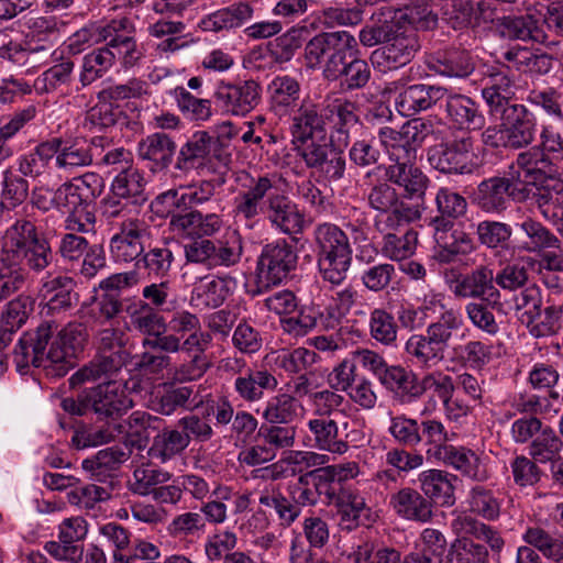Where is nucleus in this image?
I'll return each instance as SVG.
<instances>
[{"mask_svg": "<svg viewBox=\"0 0 563 563\" xmlns=\"http://www.w3.org/2000/svg\"><path fill=\"white\" fill-rule=\"evenodd\" d=\"M49 243L40 239L29 220H16L8 227L0 240V300L19 290L29 269L40 273L52 262Z\"/></svg>", "mask_w": 563, "mask_h": 563, "instance_id": "1", "label": "nucleus"}, {"mask_svg": "<svg viewBox=\"0 0 563 563\" xmlns=\"http://www.w3.org/2000/svg\"><path fill=\"white\" fill-rule=\"evenodd\" d=\"M53 327L41 324L31 342L20 341L14 349L16 367L22 372L32 364L34 367L57 366L58 374H65L73 366L77 354L86 342V329L80 323H68L52 338Z\"/></svg>", "mask_w": 563, "mask_h": 563, "instance_id": "2", "label": "nucleus"}, {"mask_svg": "<svg viewBox=\"0 0 563 563\" xmlns=\"http://www.w3.org/2000/svg\"><path fill=\"white\" fill-rule=\"evenodd\" d=\"M319 273L324 282L340 285L352 262V247L346 233L334 223L324 222L313 230Z\"/></svg>", "mask_w": 563, "mask_h": 563, "instance_id": "3", "label": "nucleus"}, {"mask_svg": "<svg viewBox=\"0 0 563 563\" xmlns=\"http://www.w3.org/2000/svg\"><path fill=\"white\" fill-rule=\"evenodd\" d=\"M355 46V37L346 31L320 33L305 46L306 65L312 69L322 67L327 79H338L342 59Z\"/></svg>", "mask_w": 563, "mask_h": 563, "instance_id": "4", "label": "nucleus"}, {"mask_svg": "<svg viewBox=\"0 0 563 563\" xmlns=\"http://www.w3.org/2000/svg\"><path fill=\"white\" fill-rule=\"evenodd\" d=\"M291 145L305 166L316 170L324 179L335 181L344 176L345 157L332 145L320 142L317 137L291 141Z\"/></svg>", "mask_w": 563, "mask_h": 563, "instance_id": "5", "label": "nucleus"}, {"mask_svg": "<svg viewBox=\"0 0 563 563\" xmlns=\"http://www.w3.org/2000/svg\"><path fill=\"white\" fill-rule=\"evenodd\" d=\"M428 161L433 168L446 174H471L481 165L470 136L429 148Z\"/></svg>", "mask_w": 563, "mask_h": 563, "instance_id": "6", "label": "nucleus"}, {"mask_svg": "<svg viewBox=\"0 0 563 563\" xmlns=\"http://www.w3.org/2000/svg\"><path fill=\"white\" fill-rule=\"evenodd\" d=\"M429 133V126L421 120L406 122L399 131L389 126L379 129L378 139L391 162L417 159L418 148Z\"/></svg>", "mask_w": 563, "mask_h": 563, "instance_id": "7", "label": "nucleus"}, {"mask_svg": "<svg viewBox=\"0 0 563 563\" xmlns=\"http://www.w3.org/2000/svg\"><path fill=\"white\" fill-rule=\"evenodd\" d=\"M508 170L510 179L515 180L528 194L529 186L541 187L548 183L550 178L562 175L555 163L545 157V153L539 146L530 148L518 154Z\"/></svg>", "mask_w": 563, "mask_h": 563, "instance_id": "8", "label": "nucleus"}, {"mask_svg": "<svg viewBox=\"0 0 563 563\" xmlns=\"http://www.w3.org/2000/svg\"><path fill=\"white\" fill-rule=\"evenodd\" d=\"M298 255L286 241L269 243L257 258L256 275L264 287L280 284L297 266Z\"/></svg>", "mask_w": 563, "mask_h": 563, "instance_id": "9", "label": "nucleus"}, {"mask_svg": "<svg viewBox=\"0 0 563 563\" xmlns=\"http://www.w3.org/2000/svg\"><path fill=\"white\" fill-rule=\"evenodd\" d=\"M445 285L454 297L476 298L496 302L499 291L494 285V273L487 266H479L467 274L451 271L444 276Z\"/></svg>", "mask_w": 563, "mask_h": 563, "instance_id": "10", "label": "nucleus"}, {"mask_svg": "<svg viewBox=\"0 0 563 563\" xmlns=\"http://www.w3.org/2000/svg\"><path fill=\"white\" fill-rule=\"evenodd\" d=\"M261 91V86L253 79L221 81L214 91V100L224 114L245 117L260 103Z\"/></svg>", "mask_w": 563, "mask_h": 563, "instance_id": "11", "label": "nucleus"}, {"mask_svg": "<svg viewBox=\"0 0 563 563\" xmlns=\"http://www.w3.org/2000/svg\"><path fill=\"white\" fill-rule=\"evenodd\" d=\"M88 527L87 520L80 516L64 519L58 526V541L46 542L45 551L58 561H80L81 542L88 534Z\"/></svg>", "mask_w": 563, "mask_h": 563, "instance_id": "12", "label": "nucleus"}, {"mask_svg": "<svg viewBox=\"0 0 563 563\" xmlns=\"http://www.w3.org/2000/svg\"><path fill=\"white\" fill-rule=\"evenodd\" d=\"M482 96L488 106L489 114L495 118L505 113L515 103L516 82L505 66H490L484 74Z\"/></svg>", "mask_w": 563, "mask_h": 563, "instance_id": "13", "label": "nucleus"}, {"mask_svg": "<svg viewBox=\"0 0 563 563\" xmlns=\"http://www.w3.org/2000/svg\"><path fill=\"white\" fill-rule=\"evenodd\" d=\"M440 457L437 460L445 466L452 467L463 476L478 483L487 482L492 477L489 460L466 446L449 445L438 450Z\"/></svg>", "mask_w": 563, "mask_h": 563, "instance_id": "14", "label": "nucleus"}, {"mask_svg": "<svg viewBox=\"0 0 563 563\" xmlns=\"http://www.w3.org/2000/svg\"><path fill=\"white\" fill-rule=\"evenodd\" d=\"M55 208L68 213L65 228L68 231L88 233L93 231L96 218L80 198L73 179L55 190Z\"/></svg>", "mask_w": 563, "mask_h": 563, "instance_id": "15", "label": "nucleus"}, {"mask_svg": "<svg viewBox=\"0 0 563 563\" xmlns=\"http://www.w3.org/2000/svg\"><path fill=\"white\" fill-rule=\"evenodd\" d=\"M150 231L145 222L137 219L125 220L119 232L110 240V253L117 263H131L144 252V242Z\"/></svg>", "mask_w": 563, "mask_h": 563, "instance_id": "16", "label": "nucleus"}, {"mask_svg": "<svg viewBox=\"0 0 563 563\" xmlns=\"http://www.w3.org/2000/svg\"><path fill=\"white\" fill-rule=\"evenodd\" d=\"M51 141L55 143L56 147V154L54 155L56 167L69 174L79 167L89 166L93 161V156L98 154V147H103V139L101 137H93L91 144L78 139L64 141L54 137Z\"/></svg>", "mask_w": 563, "mask_h": 563, "instance_id": "17", "label": "nucleus"}, {"mask_svg": "<svg viewBox=\"0 0 563 563\" xmlns=\"http://www.w3.org/2000/svg\"><path fill=\"white\" fill-rule=\"evenodd\" d=\"M273 181L263 176L252 178L234 198V214L240 220L251 221L267 210L268 196L272 194Z\"/></svg>", "mask_w": 563, "mask_h": 563, "instance_id": "18", "label": "nucleus"}, {"mask_svg": "<svg viewBox=\"0 0 563 563\" xmlns=\"http://www.w3.org/2000/svg\"><path fill=\"white\" fill-rule=\"evenodd\" d=\"M503 122L506 141L510 148H522L530 145L537 132V121L523 104H514L508 111L495 117Z\"/></svg>", "mask_w": 563, "mask_h": 563, "instance_id": "19", "label": "nucleus"}, {"mask_svg": "<svg viewBox=\"0 0 563 563\" xmlns=\"http://www.w3.org/2000/svg\"><path fill=\"white\" fill-rule=\"evenodd\" d=\"M325 124L332 128L331 143L345 147L350 141V130L357 123L355 104L345 98L327 96L323 100Z\"/></svg>", "mask_w": 563, "mask_h": 563, "instance_id": "20", "label": "nucleus"}, {"mask_svg": "<svg viewBox=\"0 0 563 563\" xmlns=\"http://www.w3.org/2000/svg\"><path fill=\"white\" fill-rule=\"evenodd\" d=\"M291 141L308 140L325 134L324 107L316 103L309 98L301 100L299 107L294 112L290 123Z\"/></svg>", "mask_w": 563, "mask_h": 563, "instance_id": "21", "label": "nucleus"}, {"mask_svg": "<svg viewBox=\"0 0 563 563\" xmlns=\"http://www.w3.org/2000/svg\"><path fill=\"white\" fill-rule=\"evenodd\" d=\"M417 49L415 37L396 35L388 43L372 53L371 62L382 73L398 69L407 65Z\"/></svg>", "mask_w": 563, "mask_h": 563, "instance_id": "22", "label": "nucleus"}, {"mask_svg": "<svg viewBox=\"0 0 563 563\" xmlns=\"http://www.w3.org/2000/svg\"><path fill=\"white\" fill-rule=\"evenodd\" d=\"M526 196L522 188L510 179L507 170L503 177H492L478 185L476 199L486 211H497L504 208L507 197L521 199Z\"/></svg>", "mask_w": 563, "mask_h": 563, "instance_id": "23", "label": "nucleus"}, {"mask_svg": "<svg viewBox=\"0 0 563 563\" xmlns=\"http://www.w3.org/2000/svg\"><path fill=\"white\" fill-rule=\"evenodd\" d=\"M130 22L126 18L113 19L108 22V27H113L109 34L106 33L107 43L104 49L111 52L114 62L119 60L124 67L134 66L142 57L135 40L126 34Z\"/></svg>", "mask_w": 563, "mask_h": 563, "instance_id": "24", "label": "nucleus"}, {"mask_svg": "<svg viewBox=\"0 0 563 563\" xmlns=\"http://www.w3.org/2000/svg\"><path fill=\"white\" fill-rule=\"evenodd\" d=\"M266 92L274 114L289 117L300 99L301 85L290 75H277L268 82Z\"/></svg>", "mask_w": 563, "mask_h": 563, "instance_id": "25", "label": "nucleus"}, {"mask_svg": "<svg viewBox=\"0 0 563 563\" xmlns=\"http://www.w3.org/2000/svg\"><path fill=\"white\" fill-rule=\"evenodd\" d=\"M446 89L439 86L412 85L404 89L395 99L397 111L404 117L430 109L446 96Z\"/></svg>", "mask_w": 563, "mask_h": 563, "instance_id": "26", "label": "nucleus"}, {"mask_svg": "<svg viewBox=\"0 0 563 563\" xmlns=\"http://www.w3.org/2000/svg\"><path fill=\"white\" fill-rule=\"evenodd\" d=\"M90 401L96 413L111 417L121 415L133 406L130 391L120 382H108L96 387Z\"/></svg>", "mask_w": 563, "mask_h": 563, "instance_id": "27", "label": "nucleus"}, {"mask_svg": "<svg viewBox=\"0 0 563 563\" xmlns=\"http://www.w3.org/2000/svg\"><path fill=\"white\" fill-rule=\"evenodd\" d=\"M75 282L66 274L49 273L42 278L38 289L40 303L49 310L65 309L71 306Z\"/></svg>", "mask_w": 563, "mask_h": 563, "instance_id": "28", "label": "nucleus"}, {"mask_svg": "<svg viewBox=\"0 0 563 563\" xmlns=\"http://www.w3.org/2000/svg\"><path fill=\"white\" fill-rule=\"evenodd\" d=\"M212 136L207 131H198L181 145L178 151L174 169L179 175H187L194 169L201 168L210 155Z\"/></svg>", "mask_w": 563, "mask_h": 563, "instance_id": "29", "label": "nucleus"}, {"mask_svg": "<svg viewBox=\"0 0 563 563\" xmlns=\"http://www.w3.org/2000/svg\"><path fill=\"white\" fill-rule=\"evenodd\" d=\"M387 179L401 188L408 198H420L424 195L429 179L417 165V159L411 162H393L386 168Z\"/></svg>", "mask_w": 563, "mask_h": 563, "instance_id": "30", "label": "nucleus"}, {"mask_svg": "<svg viewBox=\"0 0 563 563\" xmlns=\"http://www.w3.org/2000/svg\"><path fill=\"white\" fill-rule=\"evenodd\" d=\"M216 185L210 180H201L188 186H180L161 194L156 198L157 203L166 205L168 208L188 209L201 205L211 199L214 195Z\"/></svg>", "mask_w": 563, "mask_h": 563, "instance_id": "31", "label": "nucleus"}, {"mask_svg": "<svg viewBox=\"0 0 563 563\" xmlns=\"http://www.w3.org/2000/svg\"><path fill=\"white\" fill-rule=\"evenodd\" d=\"M235 286L231 277L206 276L194 287L190 301L197 308H218Z\"/></svg>", "mask_w": 563, "mask_h": 563, "instance_id": "32", "label": "nucleus"}, {"mask_svg": "<svg viewBox=\"0 0 563 563\" xmlns=\"http://www.w3.org/2000/svg\"><path fill=\"white\" fill-rule=\"evenodd\" d=\"M253 8L245 2L234 3L205 15L198 23L203 32H223L240 27L253 18Z\"/></svg>", "mask_w": 563, "mask_h": 563, "instance_id": "33", "label": "nucleus"}, {"mask_svg": "<svg viewBox=\"0 0 563 563\" xmlns=\"http://www.w3.org/2000/svg\"><path fill=\"white\" fill-rule=\"evenodd\" d=\"M266 218L282 233L291 234L301 230L303 217L287 197L282 195L268 196Z\"/></svg>", "mask_w": 563, "mask_h": 563, "instance_id": "34", "label": "nucleus"}, {"mask_svg": "<svg viewBox=\"0 0 563 563\" xmlns=\"http://www.w3.org/2000/svg\"><path fill=\"white\" fill-rule=\"evenodd\" d=\"M446 112L452 123L462 130H479L485 124V117L479 106L470 97L446 93Z\"/></svg>", "mask_w": 563, "mask_h": 563, "instance_id": "35", "label": "nucleus"}, {"mask_svg": "<svg viewBox=\"0 0 563 563\" xmlns=\"http://www.w3.org/2000/svg\"><path fill=\"white\" fill-rule=\"evenodd\" d=\"M307 428L316 449L338 455L349 450L347 442L339 437V426L335 420L328 417H312L307 421Z\"/></svg>", "mask_w": 563, "mask_h": 563, "instance_id": "36", "label": "nucleus"}, {"mask_svg": "<svg viewBox=\"0 0 563 563\" xmlns=\"http://www.w3.org/2000/svg\"><path fill=\"white\" fill-rule=\"evenodd\" d=\"M395 512L404 519L427 522L432 517V505L418 490L405 487L390 497Z\"/></svg>", "mask_w": 563, "mask_h": 563, "instance_id": "37", "label": "nucleus"}, {"mask_svg": "<svg viewBox=\"0 0 563 563\" xmlns=\"http://www.w3.org/2000/svg\"><path fill=\"white\" fill-rule=\"evenodd\" d=\"M517 227L525 235V240L518 245V249L522 252L541 254L550 247H561V240L551 230L531 217H526L521 222L517 223Z\"/></svg>", "mask_w": 563, "mask_h": 563, "instance_id": "38", "label": "nucleus"}, {"mask_svg": "<svg viewBox=\"0 0 563 563\" xmlns=\"http://www.w3.org/2000/svg\"><path fill=\"white\" fill-rule=\"evenodd\" d=\"M409 360L418 367L431 368L444 360L443 349L428 334H411L405 343Z\"/></svg>", "mask_w": 563, "mask_h": 563, "instance_id": "39", "label": "nucleus"}, {"mask_svg": "<svg viewBox=\"0 0 563 563\" xmlns=\"http://www.w3.org/2000/svg\"><path fill=\"white\" fill-rule=\"evenodd\" d=\"M278 385L277 378L267 369H247L234 380V390L245 401H257L265 390H274Z\"/></svg>", "mask_w": 563, "mask_h": 563, "instance_id": "40", "label": "nucleus"}, {"mask_svg": "<svg viewBox=\"0 0 563 563\" xmlns=\"http://www.w3.org/2000/svg\"><path fill=\"white\" fill-rule=\"evenodd\" d=\"M302 412L303 406L295 396L279 393L265 402L262 417L271 424H290L302 417Z\"/></svg>", "mask_w": 563, "mask_h": 563, "instance_id": "41", "label": "nucleus"}, {"mask_svg": "<svg viewBox=\"0 0 563 563\" xmlns=\"http://www.w3.org/2000/svg\"><path fill=\"white\" fill-rule=\"evenodd\" d=\"M543 19L541 15L527 13L521 16H507L500 23V33L509 38L543 42Z\"/></svg>", "mask_w": 563, "mask_h": 563, "instance_id": "42", "label": "nucleus"}, {"mask_svg": "<svg viewBox=\"0 0 563 563\" xmlns=\"http://www.w3.org/2000/svg\"><path fill=\"white\" fill-rule=\"evenodd\" d=\"M176 152V143L165 133H153L141 140L137 145L140 158L153 162L161 168L172 163Z\"/></svg>", "mask_w": 563, "mask_h": 563, "instance_id": "43", "label": "nucleus"}, {"mask_svg": "<svg viewBox=\"0 0 563 563\" xmlns=\"http://www.w3.org/2000/svg\"><path fill=\"white\" fill-rule=\"evenodd\" d=\"M188 445V435L178 430H164L154 437L147 453L151 460L164 464L181 454Z\"/></svg>", "mask_w": 563, "mask_h": 563, "instance_id": "44", "label": "nucleus"}, {"mask_svg": "<svg viewBox=\"0 0 563 563\" xmlns=\"http://www.w3.org/2000/svg\"><path fill=\"white\" fill-rule=\"evenodd\" d=\"M466 505L472 515L496 521L500 517L503 501L492 489L475 485L468 490Z\"/></svg>", "mask_w": 563, "mask_h": 563, "instance_id": "45", "label": "nucleus"}, {"mask_svg": "<svg viewBox=\"0 0 563 563\" xmlns=\"http://www.w3.org/2000/svg\"><path fill=\"white\" fill-rule=\"evenodd\" d=\"M431 67L440 75L464 78L473 73L475 64L466 51L450 49L438 53Z\"/></svg>", "mask_w": 563, "mask_h": 563, "instance_id": "46", "label": "nucleus"}, {"mask_svg": "<svg viewBox=\"0 0 563 563\" xmlns=\"http://www.w3.org/2000/svg\"><path fill=\"white\" fill-rule=\"evenodd\" d=\"M378 380L387 389L399 396L404 402H411L417 399L416 376L399 365H387Z\"/></svg>", "mask_w": 563, "mask_h": 563, "instance_id": "47", "label": "nucleus"}, {"mask_svg": "<svg viewBox=\"0 0 563 563\" xmlns=\"http://www.w3.org/2000/svg\"><path fill=\"white\" fill-rule=\"evenodd\" d=\"M126 313L132 329L143 334L154 336L165 332L163 317L143 301L133 302L128 306Z\"/></svg>", "mask_w": 563, "mask_h": 563, "instance_id": "48", "label": "nucleus"}, {"mask_svg": "<svg viewBox=\"0 0 563 563\" xmlns=\"http://www.w3.org/2000/svg\"><path fill=\"white\" fill-rule=\"evenodd\" d=\"M445 548L444 534L437 529L427 528L421 532L415 551L405 556L404 563H437L430 555L441 556Z\"/></svg>", "mask_w": 563, "mask_h": 563, "instance_id": "49", "label": "nucleus"}, {"mask_svg": "<svg viewBox=\"0 0 563 563\" xmlns=\"http://www.w3.org/2000/svg\"><path fill=\"white\" fill-rule=\"evenodd\" d=\"M464 327V320L460 310L443 311L434 321L427 325L426 332L443 349L445 352L450 342L457 335V332Z\"/></svg>", "mask_w": 563, "mask_h": 563, "instance_id": "50", "label": "nucleus"}, {"mask_svg": "<svg viewBox=\"0 0 563 563\" xmlns=\"http://www.w3.org/2000/svg\"><path fill=\"white\" fill-rule=\"evenodd\" d=\"M418 482L429 498L440 500L444 505L453 504L454 488L446 472L434 468L423 471L418 475Z\"/></svg>", "mask_w": 563, "mask_h": 563, "instance_id": "51", "label": "nucleus"}, {"mask_svg": "<svg viewBox=\"0 0 563 563\" xmlns=\"http://www.w3.org/2000/svg\"><path fill=\"white\" fill-rule=\"evenodd\" d=\"M541 188L544 192L539 195L538 208L542 217L551 223L563 216V174L550 178Z\"/></svg>", "mask_w": 563, "mask_h": 563, "instance_id": "52", "label": "nucleus"}, {"mask_svg": "<svg viewBox=\"0 0 563 563\" xmlns=\"http://www.w3.org/2000/svg\"><path fill=\"white\" fill-rule=\"evenodd\" d=\"M347 558L353 563H404L398 550L371 541L353 548Z\"/></svg>", "mask_w": 563, "mask_h": 563, "instance_id": "53", "label": "nucleus"}, {"mask_svg": "<svg viewBox=\"0 0 563 563\" xmlns=\"http://www.w3.org/2000/svg\"><path fill=\"white\" fill-rule=\"evenodd\" d=\"M368 331L371 338L385 346H393L397 341L398 325L394 316L383 308L369 312Z\"/></svg>", "mask_w": 563, "mask_h": 563, "instance_id": "54", "label": "nucleus"}, {"mask_svg": "<svg viewBox=\"0 0 563 563\" xmlns=\"http://www.w3.org/2000/svg\"><path fill=\"white\" fill-rule=\"evenodd\" d=\"M420 218V211L407 203H401L388 211L379 212L374 220V225L383 234H393L402 225Z\"/></svg>", "mask_w": 563, "mask_h": 563, "instance_id": "55", "label": "nucleus"}, {"mask_svg": "<svg viewBox=\"0 0 563 563\" xmlns=\"http://www.w3.org/2000/svg\"><path fill=\"white\" fill-rule=\"evenodd\" d=\"M418 233L413 230L406 231L402 235L385 234L383 236L380 252L390 261H404L411 257L417 249Z\"/></svg>", "mask_w": 563, "mask_h": 563, "instance_id": "56", "label": "nucleus"}, {"mask_svg": "<svg viewBox=\"0 0 563 563\" xmlns=\"http://www.w3.org/2000/svg\"><path fill=\"white\" fill-rule=\"evenodd\" d=\"M173 96L178 109L189 120L207 122L211 119L213 111L209 99L197 98L184 87H176Z\"/></svg>", "mask_w": 563, "mask_h": 563, "instance_id": "57", "label": "nucleus"}, {"mask_svg": "<svg viewBox=\"0 0 563 563\" xmlns=\"http://www.w3.org/2000/svg\"><path fill=\"white\" fill-rule=\"evenodd\" d=\"M420 437L428 446L426 453L429 459L438 460L440 455L438 450L440 448H449L448 442L452 441L455 433L449 432L445 426L437 419H426L419 423Z\"/></svg>", "mask_w": 563, "mask_h": 563, "instance_id": "58", "label": "nucleus"}, {"mask_svg": "<svg viewBox=\"0 0 563 563\" xmlns=\"http://www.w3.org/2000/svg\"><path fill=\"white\" fill-rule=\"evenodd\" d=\"M56 154L55 143L46 141L20 159L19 169L24 176L37 177L44 174Z\"/></svg>", "mask_w": 563, "mask_h": 563, "instance_id": "59", "label": "nucleus"}, {"mask_svg": "<svg viewBox=\"0 0 563 563\" xmlns=\"http://www.w3.org/2000/svg\"><path fill=\"white\" fill-rule=\"evenodd\" d=\"M114 64V57L111 52L104 47L97 48L87 54L82 58L80 70V82L82 86H88L107 73Z\"/></svg>", "mask_w": 563, "mask_h": 563, "instance_id": "60", "label": "nucleus"}, {"mask_svg": "<svg viewBox=\"0 0 563 563\" xmlns=\"http://www.w3.org/2000/svg\"><path fill=\"white\" fill-rule=\"evenodd\" d=\"M121 301L117 292H103L92 298L89 305L82 307L84 316L95 319L96 323L114 322L121 311Z\"/></svg>", "mask_w": 563, "mask_h": 563, "instance_id": "61", "label": "nucleus"}, {"mask_svg": "<svg viewBox=\"0 0 563 563\" xmlns=\"http://www.w3.org/2000/svg\"><path fill=\"white\" fill-rule=\"evenodd\" d=\"M562 441L556 433L549 427L542 430L532 439L529 454L539 463L553 461L562 449Z\"/></svg>", "mask_w": 563, "mask_h": 563, "instance_id": "62", "label": "nucleus"}, {"mask_svg": "<svg viewBox=\"0 0 563 563\" xmlns=\"http://www.w3.org/2000/svg\"><path fill=\"white\" fill-rule=\"evenodd\" d=\"M448 559L456 563H489L487 549L471 538L454 539L450 544Z\"/></svg>", "mask_w": 563, "mask_h": 563, "instance_id": "63", "label": "nucleus"}, {"mask_svg": "<svg viewBox=\"0 0 563 563\" xmlns=\"http://www.w3.org/2000/svg\"><path fill=\"white\" fill-rule=\"evenodd\" d=\"M242 252L240 233L236 230H229L219 241V245L214 244L213 266H233L240 262Z\"/></svg>", "mask_w": 563, "mask_h": 563, "instance_id": "64", "label": "nucleus"}]
</instances>
